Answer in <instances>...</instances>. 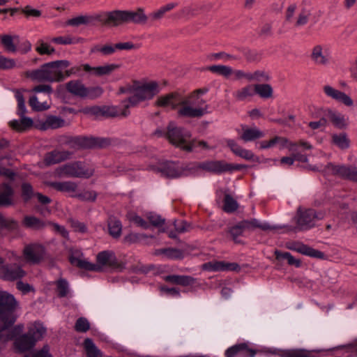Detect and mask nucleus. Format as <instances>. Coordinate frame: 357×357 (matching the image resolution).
I'll list each match as a JSON object with an SVG mask.
<instances>
[{"label":"nucleus","instance_id":"nucleus-39","mask_svg":"<svg viewBox=\"0 0 357 357\" xmlns=\"http://www.w3.org/2000/svg\"><path fill=\"white\" fill-rule=\"evenodd\" d=\"M255 95L257 94L260 98L268 99L272 97L273 89L268 84H257L254 85Z\"/></svg>","mask_w":357,"mask_h":357},{"label":"nucleus","instance_id":"nucleus-14","mask_svg":"<svg viewBox=\"0 0 357 357\" xmlns=\"http://www.w3.org/2000/svg\"><path fill=\"white\" fill-rule=\"evenodd\" d=\"M322 172L324 174H331L357 183V167L355 166L335 165L329 162L325 166Z\"/></svg>","mask_w":357,"mask_h":357},{"label":"nucleus","instance_id":"nucleus-10","mask_svg":"<svg viewBox=\"0 0 357 357\" xmlns=\"http://www.w3.org/2000/svg\"><path fill=\"white\" fill-rule=\"evenodd\" d=\"M56 173L59 176L89 178L93 175L94 169L89 168L83 162L75 161L60 166Z\"/></svg>","mask_w":357,"mask_h":357},{"label":"nucleus","instance_id":"nucleus-48","mask_svg":"<svg viewBox=\"0 0 357 357\" xmlns=\"http://www.w3.org/2000/svg\"><path fill=\"white\" fill-rule=\"evenodd\" d=\"M275 254L278 259H287L289 265L294 266L296 268H299L301 266V261L299 259L294 258L290 252H282L277 250Z\"/></svg>","mask_w":357,"mask_h":357},{"label":"nucleus","instance_id":"nucleus-22","mask_svg":"<svg viewBox=\"0 0 357 357\" xmlns=\"http://www.w3.org/2000/svg\"><path fill=\"white\" fill-rule=\"evenodd\" d=\"M323 89L326 96L336 100L337 102H341L348 107H351L354 105V101L351 98L345 93L337 90L330 85L324 86Z\"/></svg>","mask_w":357,"mask_h":357},{"label":"nucleus","instance_id":"nucleus-57","mask_svg":"<svg viewBox=\"0 0 357 357\" xmlns=\"http://www.w3.org/2000/svg\"><path fill=\"white\" fill-rule=\"evenodd\" d=\"M34 195L33 189L29 183H23L22 184V197L25 202L29 201Z\"/></svg>","mask_w":357,"mask_h":357},{"label":"nucleus","instance_id":"nucleus-54","mask_svg":"<svg viewBox=\"0 0 357 357\" xmlns=\"http://www.w3.org/2000/svg\"><path fill=\"white\" fill-rule=\"evenodd\" d=\"M310 15L311 12L310 10L306 8L302 9L298 15L295 26L299 27L305 25L308 22Z\"/></svg>","mask_w":357,"mask_h":357},{"label":"nucleus","instance_id":"nucleus-49","mask_svg":"<svg viewBox=\"0 0 357 357\" xmlns=\"http://www.w3.org/2000/svg\"><path fill=\"white\" fill-rule=\"evenodd\" d=\"M270 75L268 73L264 70H256L253 73H250V81L249 82H264L270 80Z\"/></svg>","mask_w":357,"mask_h":357},{"label":"nucleus","instance_id":"nucleus-38","mask_svg":"<svg viewBox=\"0 0 357 357\" xmlns=\"http://www.w3.org/2000/svg\"><path fill=\"white\" fill-rule=\"evenodd\" d=\"M255 96L253 85H247L233 93V96L238 101H245Z\"/></svg>","mask_w":357,"mask_h":357},{"label":"nucleus","instance_id":"nucleus-63","mask_svg":"<svg viewBox=\"0 0 357 357\" xmlns=\"http://www.w3.org/2000/svg\"><path fill=\"white\" fill-rule=\"evenodd\" d=\"M34 93H43L48 96L53 93V89L50 84H39L31 89Z\"/></svg>","mask_w":357,"mask_h":357},{"label":"nucleus","instance_id":"nucleus-42","mask_svg":"<svg viewBox=\"0 0 357 357\" xmlns=\"http://www.w3.org/2000/svg\"><path fill=\"white\" fill-rule=\"evenodd\" d=\"M84 346L87 357H101V351L98 349L91 339H85Z\"/></svg>","mask_w":357,"mask_h":357},{"label":"nucleus","instance_id":"nucleus-52","mask_svg":"<svg viewBox=\"0 0 357 357\" xmlns=\"http://www.w3.org/2000/svg\"><path fill=\"white\" fill-rule=\"evenodd\" d=\"M116 51L115 45H107L104 46L95 45L91 49V53L100 52L102 55H110Z\"/></svg>","mask_w":357,"mask_h":357},{"label":"nucleus","instance_id":"nucleus-62","mask_svg":"<svg viewBox=\"0 0 357 357\" xmlns=\"http://www.w3.org/2000/svg\"><path fill=\"white\" fill-rule=\"evenodd\" d=\"M16 66L15 59L6 58L3 56H0V69L8 70L12 69Z\"/></svg>","mask_w":357,"mask_h":357},{"label":"nucleus","instance_id":"nucleus-3","mask_svg":"<svg viewBox=\"0 0 357 357\" xmlns=\"http://www.w3.org/2000/svg\"><path fill=\"white\" fill-rule=\"evenodd\" d=\"M209 106L206 101L196 93L187 97H181L177 110L178 116L185 118H200L209 113Z\"/></svg>","mask_w":357,"mask_h":357},{"label":"nucleus","instance_id":"nucleus-43","mask_svg":"<svg viewBox=\"0 0 357 357\" xmlns=\"http://www.w3.org/2000/svg\"><path fill=\"white\" fill-rule=\"evenodd\" d=\"M332 141L335 145L341 149H347L350 145V140L344 132L333 135Z\"/></svg>","mask_w":357,"mask_h":357},{"label":"nucleus","instance_id":"nucleus-60","mask_svg":"<svg viewBox=\"0 0 357 357\" xmlns=\"http://www.w3.org/2000/svg\"><path fill=\"white\" fill-rule=\"evenodd\" d=\"M103 93V89L100 86L86 87L85 98L94 99L100 97Z\"/></svg>","mask_w":357,"mask_h":357},{"label":"nucleus","instance_id":"nucleus-64","mask_svg":"<svg viewBox=\"0 0 357 357\" xmlns=\"http://www.w3.org/2000/svg\"><path fill=\"white\" fill-rule=\"evenodd\" d=\"M24 357H52V356L49 353L48 346L45 345L42 349L31 352L25 355Z\"/></svg>","mask_w":357,"mask_h":357},{"label":"nucleus","instance_id":"nucleus-19","mask_svg":"<svg viewBox=\"0 0 357 357\" xmlns=\"http://www.w3.org/2000/svg\"><path fill=\"white\" fill-rule=\"evenodd\" d=\"M287 248L291 250L312 258L323 259L324 257V252L314 249L300 241L289 243L287 244Z\"/></svg>","mask_w":357,"mask_h":357},{"label":"nucleus","instance_id":"nucleus-56","mask_svg":"<svg viewBox=\"0 0 357 357\" xmlns=\"http://www.w3.org/2000/svg\"><path fill=\"white\" fill-rule=\"evenodd\" d=\"M90 328V324L85 317H79L75 322V330L79 333H86Z\"/></svg>","mask_w":357,"mask_h":357},{"label":"nucleus","instance_id":"nucleus-45","mask_svg":"<svg viewBox=\"0 0 357 357\" xmlns=\"http://www.w3.org/2000/svg\"><path fill=\"white\" fill-rule=\"evenodd\" d=\"M238 207V202L229 194L225 196L223 200V210L225 212L231 213L234 212Z\"/></svg>","mask_w":357,"mask_h":357},{"label":"nucleus","instance_id":"nucleus-32","mask_svg":"<svg viewBox=\"0 0 357 357\" xmlns=\"http://www.w3.org/2000/svg\"><path fill=\"white\" fill-rule=\"evenodd\" d=\"M47 185L62 192L73 193L77 190V185L73 181H54L47 183Z\"/></svg>","mask_w":357,"mask_h":357},{"label":"nucleus","instance_id":"nucleus-58","mask_svg":"<svg viewBox=\"0 0 357 357\" xmlns=\"http://www.w3.org/2000/svg\"><path fill=\"white\" fill-rule=\"evenodd\" d=\"M71 196L77 197L82 201L94 202L97 198V193L93 190H88L79 194L72 195Z\"/></svg>","mask_w":357,"mask_h":357},{"label":"nucleus","instance_id":"nucleus-51","mask_svg":"<svg viewBox=\"0 0 357 357\" xmlns=\"http://www.w3.org/2000/svg\"><path fill=\"white\" fill-rule=\"evenodd\" d=\"M160 296H169L174 298H181V292L179 289L176 287H168L165 285L159 287Z\"/></svg>","mask_w":357,"mask_h":357},{"label":"nucleus","instance_id":"nucleus-7","mask_svg":"<svg viewBox=\"0 0 357 357\" xmlns=\"http://www.w3.org/2000/svg\"><path fill=\"white\" fill-rule=\"evenodd\" d=\"M324 218V213L321 211L316 212L314 210L309 208L304 211L301 209L298 210L296 217V227L289 225H274L278 229L287 228V231L296 232L298 230H308L314 227L316 222L319 220H322Z\"/></svg>","mask_w":357,"mask_h":357},{"label":"nucleus","instance_id":"nucleus-2","mask_svg":"<svg viewBox=\"0 0 357 357\" xmlns=\"http://www.w3.org/2000/svg\"><path fill=\"white\" fill-rule=\"evenodd\" d=\"M23 328V325L20 324L9 329L8 333H6L7 340L16 337L14 345L19 352H24L33 348L36 342L40 340L46 333V328L40 321H36L29 328L27 333L19 335L22 332Z\"/></svg>","mask_w":357,"mask_h":357},{"label":"nucleus","instance_id":"nucleus-59","mask_svg":"<svg viewBox=\"0 0 357 357\" xmlns=\"http://www.w3.org/2000/svg\"><path fill=\"white\" fill-rule=\"evenodd\" d=\"M147 218L149 220L150 223L155 227H160L165 224V219L162 218L160 215L150 212Z\"/></svg>","mask_w":357,"mask_h":357},{"label":"nucleus","instance_id":"nucleus-11","mask_svg":"<svg viewBox=\"0 0 357 357\" xmlns=\"http://www.w3.org/2000/svg\"><path fill=\"white\" fill-rule=\"evenodd\" d=\"M15 97L17 101V114L20 116V119L10 121L9 126L16 131L22 132L31 128L33 121L31 118L25 116L26 108L22 93L20 90H15Z\"/></svg>","mask_w":357,"mask_h":357},{"label":"nucleus","instance_id":"nucleus-1","mask_svg":"<svg viewBox=\"0 0 357 357\" xmlns=\"http://www.w3.org/2000/svg\"><path fill=\"white\" fill-rule=\"evenodd\" d=\"M70 64V61L68 60L48 62L43 64L38 69L28 70L26 75L33 81L39 82H61L75 73L74 68L68 69Z\"/></svg>","mask_w":357,"mask_h":357},{"label":"nucleus","instance_id":"nucleus-33","mask_svg":"<svg viewBox=\"0 0 357 357\" xmlns=\"http://www.w3.org/2000/svg\"><path fill=\"white\" fill-rule=\"evenodd\" d=\"M109 234L114 238H118L122 233L123 225L119 219L114 215H110L107 220Z\"/></svg>","mask_w":357,"mask_h":357},{"label":"nucleus","instance_id":"nucleus-6","mask_svg":"<svg viewBox=\"0 0 357 357\" xmlns=\"http://www.w3.org/2000/svg\"><path fill=\"white\" fill-rule=\"evenodd\" d=\"M275 347L255 349L249 342L236 344L229 347L225 353V357H255L257 355L271 357L272 354H280Z\"/></svg>","mask_w":357,"mask_h":357},{"label":"nucleus","instance_id":"nucleus-53","mask_svg":"<svg viewBox=\"0 0 357 357\" xmlns=\"http://www.w3.org/2000/svg\"><path fill=\"white\" fill-rule=\"evenodd\" d=\"M0 226L2 228L15 230L18 228V222L13 218H5L3 215L0 213Z\"/></svg>","mask_w":357,"mask_h":357},{"label":"nucleus","instance_id":"nucleus-24","mask_svg":"<svg viewBox=\"0 0 357 357\" xmlns=\"http://www.w3.org/2000/svg\"><path fill=\"white\" fill-rule=\"evenodd\" d=\"M162 176L167 178H178L183 174V169L178 162L167 161L158 169Z\"/></svg>","mask_w":357,"mask_h":357},{"label":"nucleus","instance_id":"nucleus-35","mask_svg":"<svg viewBox=\"0 0 357 357\" xmlns=\"http://www.w3.org/2000/svg\"><path fill=\"white\" fill-rule=\"evenodd\" d=\"M68 92L74 96L85 98L86 87L79 80H71L66 84Z\"/></svg>","mask_w":357,"mask_h":357},{"label":"nucleus","instance_id":"nucleus-26","mask_svg":"<svg viewBox=\"0 0 357 357\" xmlns=\"http://www.w3.org/2000/svg\"><path fill=\"white\" fill-rule=\"evenodd\" d=\"M181 96L178 93H171L165 96H160L156 101V105L160 107H170L172 109L178 108Z\"/></svg>","mask_w":357,"mask_h":357},{"label":"nucleus","instance_id":"nucleus-20","mask_svg":"<svg viewBox=\"0 0 357 357\" xmlns=\"http://www.w3.org/2000/svg\"><path fill=\"white\" fill-rule=\"evenodd\" d=\"M310 58L316 65L325 66L330 63L331 56L328 49L317 45L312 50Z\"/></svg>","mask_w":357,"mask_h":357},{"label":"nucleus","instance_id":"nucleus-46","mask_svg":"<svg viewBox=\"0 0 357 357\" xmlns=\"http://www.w3.org/2000/svg\"><path fill=\"white\" fill-rule=\"evenodd\" d=\"M65 121L60 116H49L45 122V126L47 128L57 129L64 126Z\"/></svg>","mask_w":357,"mask_h":357},{"label":"nucleus","instance_id":"nucleus-31","mask_svg":"<svg viewBox=\"0 0 357 357\" xmlns=\"http://www.w3.org/2000/svg\"><path fill=\"white\" fill-rule=\"evenodd\" d=\"M69 261L73 266L88 271L89 261L83 259V253L79 250H71Z\"/></svg>","mask_w":357,"mask_h":357},{"label":"nucleus","instance_id":"nucleus-27","mask_svg":"<svg viewBox=\"0 0 357 357\" xmlns=\"http://www.w3.org/2000/svg\"><path fill=\"white\" fill-rule=\"evenodd\" d=\"M227 144L236 155L246 160H252L254 159V153L250 150L243 148L234 139H227Z\"/></svg>","mask_w":357,"mask_h":357},{"label":"nucleus","instance_id":"nucleus-25","mask_svg":"<svg viewBox=\"0 0 357 357\" xmlns=\"http://www.w3.org/2000/svg\"><path fill=\"white\" fill-rule=\"evenodd\" d=\"M83 70L91 75L96 76H103L111 74L116 69L119 68V66L116 63L106 64L104 66H99L92 67L88 63L82 65Z\"/></svg>","mask_w":357,"mask_h":357},{"label":"nucleus","instance_id":"nucleus-40","mask_svg":"<svg viewBox=\"0 0 357 357\" xmlns=\"http://www.w3.org/2000/svg\"><path fill=\"white\" fill-rule=\"evenodd\" d=\"M96 20V15H79L72 19H70L67 22V24L73 26H77L81 24H89L93 23Z\"/></svg>","mask_w":357,"mask_h":357},{"label":"nucleus","instance_id":"nucleus-21","mask_svg":"<svg viewBox=\"0 0 357 357\" xmlns=\"http://www.w3.org/2000/svg\"><path fill=\"white\" fill-rule=\"evenodd\" d=\"M73 153L69 151L53 150L45 154L44 163L47 166L58 164L72 158Z\"/></svg>","mask_w":357,"mask_h":357},{"label":"nucleus","instance_id":"nucleus-44","mask_svg":"<svg viewBox=\"0 0 357 357\" xmlns=\"http://www.w3.org/2000/svg\"><path fill=\"white\" fill-rule=\"evenodd\" d=\"M157 254H162L167 259H181L183 258V252L177 248H164L157 250Z\"/></svg>","mask_w":357,"mask_h":357},{"label":"nucleus","instance_id":"nucleus-4","mask_svg":"<svg viewBox=\"0 0 357 357\" xmlns=\"http://www.w3.org/2000/svg\"><path fill=\"white\" fill-rule=\"evenodd\" d=\"M121 92L130 93L126 101L130 107H135L141 102L153 98L159 92V89L155 82H136L126 90L121 89Z\"/></svg>","mask_w":357,"mask_h":357},{"label":"nucleus","instance_id":"nucleus-47","mask_svg":"<svg viewBox=\"0 0 357 357\" xmlns=\"http://www.w3.org/2000/svg\"><path fill=\"white\" fill-rule=\"evenodd\" d=\"M208 69L213 73L228 77L233 73V69L230 66L224 65L210 66Z\"/></svg>","mask_w":357,"mask_h":357},{"label":"nucleus","instance_id":"nucleus-28","mask_svg":"<svg viewBox=\"0 0 357 357\" xmlns=\"http://www.w3.org/2000/svg\"><path fill=\"white\" fill-rule=\"evenodd\" d=\"M238 265L236 263H225L223 261H210L203 265V269L208 271H224L236 270Z\"/></svg>","mask_w":357,"mask_h":357},{"label":"nucleus","instance_id":"nucleus-30","mask_svg":"<svg viewBox=\"0 0 357 357\" xmlns=\"http://www.w3.org/2000/svg\"><path fill=\"white\" fill-rule=\"evenodd\" d=\"M56 287V291L59 298L71 297L73 296V291L70 289L68 281L63 278H59L53 282Z\"/></svg>","mask_w":357,"mask_h":357},{"label":"nucleus","instance_id":"nucleus-16","mask_svg":"<svg viewBox=\"0 0 357 357\" xmlns=\"http://www.w3.org/2000/svg\"><path fill=\"white\" fill-rule=\"evenodd\" d=\"M45 248L38 243L26 245L23 250V255L26 262L31 264H38L43 261L45 256Z\"/></svg>","mask_w":357,"mask_h":357},{"label":"nucleus","instance_id":"nucleus-23","mask_svg":"<svg viewBox=\"0 0 357 357\" xmlns=\"http://www.w3.org/2000/svg\"><path fill=\"white\" fill-rule=\"evenodd\" d=\"M264 136L265 132L255 126L249 127L246 125H241L240 139L244 142H255Z\"/></svg>","mask_w":357,"mask_h":357},{"label":"nucleus","instance_id":"nucleus-37","mask_svg":"<svg viewBox=\"0 0 357 357\" xmlns=\"http://www.w3.org/2000/svg\"><path fill=\"white\" fill-rule=\"evenodd\" d=\"M22 224L25 227L33 230H40L46 226L44 221L33 215L24 216Z\"/></svg>","mask_w":357,"mask_h":357},{"label":"nucleus","instance_id":"nucleus-8","mask_svg":"<svg viewBox=\"0 0 357 357\" xmlns=\"http://www.w3.org/2000/svg\"><path fill=\"white\" fill-rule=\"evenodd\" d=\"M89 269L90 271L102 272L108 269L122 271L125 266L118 263L114 252L103 250L96 256V263L89 261Z\"/></svg>","mask_w":357,"mask_h":357},{"label":"nucleus","instance_id":"nucleus-12","mask_svg":"<svg viewBox=\"0 0 357 357\" xmlns=\"http://www.w3.org/2000/svg\"><path fill=\"white\" fill-rule=\"evenodd\" d=\"M65 144L74 149H93L106 147L110 141L107 138L77 136L68 137Z\"/></svg>","mask_w":357,"mask_h":357},{"label":"nucleus","instance_id":"nucleus-9","mask_svg":"<svg viewBox=\"0 0 357 357\" xmlns=\"http://www.w3.org/2000/svg\"><path fill=\"white\" fill-rule=\"evenodd\" d=\"M255 228H259L263 231H269L275 230L278 227L270 225L267 222H260L259 220L253 218L238 222L229 228V233L235 243H241L242 241L239 239V237L243 235L245 229Z\"/></svg>","mask_w":357,"mask_h":357},{"label":"nucleus","instance_id":"nucleus-34","mask_svg":"<svg viewBox=\"0 0 357 357\" xmlns=\"http://www.w3.org/2000/svg\"><path fill=\"white\" fill-rule=\"evenodd\" d=\"M1 43L7 52L15 53L17 52V45L19 43L18 36L3 35L1 36Z\"/></svg>","mask_w":357,"mask_h":357},{"label":"nucleus","instance_id":"nucleus-15","mask_svg":"<svg viewBox=\"0 0 357 357\" xmlns=\"http://www.w3.org/2000/svg\"><path fill=\"white\" fill-rule=\"evenodd\" d=\"M26 273L21 266L17 264H6L0 257V278L6 281H17L22 280Z\"/></svg>","mask_w":357,"mask_h":357},{"label":"nucleus","instance_id":"nucleus-13","mask_svg":"<svg viewBox=\"0 0 357 357\" xmlns=\"http://www.w3.org/2000/svg\"><path fill=\"white\" fill-rule=\"evenodd\" d=\"M198 167L204 171L220 175L225 172L241 170L247 166L228 163L224 160H206L199 163Z\"/></svg>","mask_w":357,"mask_h":357},{"label":"nucleus","instance_id":"nucleus-50","mask_svg":"<svg viewBox=\"0 0 357 357\" xmlns=\"http://www.w3.org/2000/svg\"><path fill=\"white\" fill-rule=\"evenodd\" d=\"M29 104L30 107L36 111H43L49 109L50 105L48 103L45 101L43 102H40L38 101V97L36 96H33L30 97L29 100Z\"/></svg>","mask_w":357,"mask_h":357},{"label":"nucleus","instance_id":"nucleus-41","mask_svg":"<svg viewBox=\"0 0 357 357\" xmlns=\"http://www.w3.org/2000/svg\"><path fill=\"white\" fill-rule=\"evenodd\" d=\"M276 349L281 351L280 354H272V356H278L280 357H314L308 351L304 350L291 351L278 348Z\"/></svg>","mask_w":357,"mask_h":357},{"label":"nucleus","instance_id":"nucleus-18","mask_svg":"<svg viewBox=\"0 0 357 357\" xmlns=\"http://www.w3.org/2000/svg\"><path fill=\"white\" fill-rule=\"evenodd\" d=\"M129 104L127 102L126 100L121 102L119 105L114 106H103L101 108H97L98 109V112H100L102 116L107 117H117V116H127L130 114ZM98 113V112H96Z\"/></svg>","mask_w":357,"mask_h":357},{"label":"nucleus","instance_id":"nucleus-5","mask_svg":"<svg viewBox=\"0 0 357 357\" xmlns=\"http://www.w3.org/2000/svg\"><path fill=\"white\" fill-rule=\"evenodd\" d=\"M191 132L183 127H178L174 121L169 123L165 137L176 147L191 152L195 146V141L191 140Z\"/></svg>","mask_w":357,"mask_h":357},{"label":"nucleus","instance_id":"nucleus-55","mask_svg":"<svg viewBox=\"0 0 357 357\" xmlns=\"http://www.w3.org/2000/svg\"><path fill=\"white\" fill-rule=\"evenodd\" d=\"M329 117L332 123L339 128H344L347 126L344 116L340 113H331Z\"/></svg>","mask_w":357,"mask_h":357},{"label":"nucleus","instance_id":"nucleus-17","mask_svg":"<svg viewBox=\"0 0 357 357\" xmlns=\"http://www.w3.org/2000/svg\"><path fill=\"white\" fill-rule=\"evenodd\" d=\"M96 20L105 24L119 26L127 23L126 10H116L101 13L96 15Z\"/></svg>","mask_w":357,"mask_h":357},{"label":"nucleus","instance_id":"nucleus-29","mask_svg":"<svg viewBox=\"0 0 357 357\" xmlns=\"http://www.w3.org/2000/svg\"><path fill=\"white\" fill-rule=\"evenodd\" d=\"M13 195L14 190L9 184H1L0 185V206L13 205Z\"/></svg>","mask_w":357,"mask_h":357},{"label":"nucleus","instance_id":"nucleus-61","mask_svg":"<svg viewBox=\"0 0 357 357\" xmlns=\"http://www.w3.org/2000/svg\"><path fill=\"white\" fill-rule=\"evenodd\" d=\"M36 51L40 54H52L55 52V49L47 43L40 41L36 47Z\"/></svg>","mask_w":357,"mask_h":357},{"label":"nucleus","instance_id":"nucleus-36","mask_svg":"<svg viewBox=\"0 0 357 357\" xmlns=\"http://www.w3.org/2000/svg\"><path fill=\"white\" fill-rule=\"evenodd\" d=\"M127 23L133 22L135 24L145 23L147 20V16L142 8H138L137 11L126 10Z\"/></svg>","mask_w":357,"mask_h":357}]
</instances>
